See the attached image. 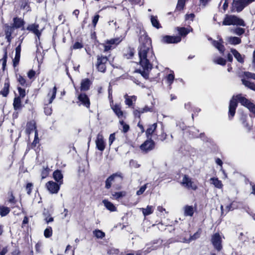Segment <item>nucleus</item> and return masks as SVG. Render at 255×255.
Segmentation results:
<instances>
[{"mask_svg":"<svg viewBox=\"0 0 255 255\" xmlns=\"http://www.w3.org/2000/svg\"><path fill=\"white\" fill-rule=\"evenodd\" d=\"M139 45L138 48L139 64L142 69L136 71L145 78L148 77V73L152 68L153 65L157 63L155 56L152 49L151 40L144 31H140Z\"/></svg>","mask_w":255,"mask_h":255,"instance_id":"nucleus-1","label":"nucleus"},{"mask_svg":"<svg viewBox=\"0 0 255 255\" xmlns=\"http://www.w3.org/2000/svg\"><path fill=\"white\" fill-rule=\"evenodd\" d=\"M238 101L242 105L248 108L251 112L255 115V105L245 97L242 96L241 94H239L234 96L230 100L229 110V118H232L235 115L238 105Z\"/></svg>","mask_w":255,"mask_h":255,"instance_id":"nucleus-2","label":"nucleus"},{"mask_svg":"<svg viewBox=\"0 0 255 255\" xmlns=\"http://www.w3.org/2000/svg\"><path fill=\"white\" fill-rule=\"evenodd\" d=\"M223 25H237L243 26L245 25V22L242 19L233 15H226L223 21Z\"/></svg>","mask_w":255,"mask_h":255,"instance_id":"nucleus-3","label":"nucleus"},{"mask_svg":"<svg viewBox=\"0 0 255 255\" xmlns=\"http://www.w3.org/2000/svg\"><path fill=\"white\" fill-rule=\"evenodd\" d=\"M181 185L188 190H196L198 188L197 185L192 179L187 175H184L180 182Z\"/></svg>","mask_w":255,"mask_h":255,"instance_id":"nucleus-4","label":"nucleus"},{"mask_svg":"<svg viewBox=\"0 0 255 255\" xmlns=\"http://www.w3.org/2000/svg\"><path fill=\"white\" fill-rule=\"evenodd\" d=\"M227 203L225 205V208L224 209L223 205L221 206V210L222 214L224 213V211H225L226 213L229 212L230 211H233L236 209L239 208L241 203L237 201L234 200L231 201L230 198H227L225 199Z\"/></svg>","mask_w":255,"mask_h":255,"instance_id":"nucleus-5","label":"nucleus"},{"mask_svg":"<svg viewBox=\"0 0 255 255\" xmlns=\"http://www.w3.org/2000/svg\"><path fill=\"white\" fill-rule=\"evenodd\" d=\"M108 60V58L106 56L102 55L97 56L96 67L99 71L103 73L105 72Z\"/></svg>","mask_w":255,"mask_h":255,"instance_id":"nucleus-6","label":"nucleus"},{"mask_svg":"<svg viewBox=\"0 0 255 255\" xmlns=\"http://www.w3.org/2000/svg\"><path fill=\"white\" fill-rule=\"evenodd\" d=\"M211 242L217 250L219 251L222 249V237L219 233H215L212 236Z\"/></svg>","mask_w":255,"mask_h":255,"instance_id":"nucleus-7","label":"nucleus"},{"mask_svg":"<svg viewBox=\"0 0 255 255\" xmlns=\"http://www.w3.org/2000/svg\"><path fill=\"white\" fill-rule=\"evenodd\" d=\"M95 143L96 147L99 150L101 151L104 150L106 143L104 138L103 135L101 132H99L97 134Z\"/></svg>","mask_w":255,"mask_h":255,"instance_id":"nucleus-8","label":"nucleus"},{"mask_svg":"<svg viewBox=\"0 0 255 255\" xmlns=\"http://www.w3.org/2000/svg\"><path fill=\"white\" fill-rule=\"evenodd\" d=\"M61 185L53 181H49L46 184V187L51 194H56L58 192Z\"/></svg>","mask_w":255,"mask_h":255,"instance_id":"nucleus-9","label":"nucleus"},{"mask_svg":"<svg viewBox=\"0 0 255 255\" xmlns=\"http://www.w3.org/2000/svg\"><path fill=\"white\" fill-rule=\"evenodd\" d=\"M56 93L57 88L56 86H54L52 89L49 90L46 97L44 99V105H50L52 103L56 97Z\"/></svg>","mask_w":255,"mask_h":255,"instance_id":"nucleus-10","label":"nucleus"},{"mask_svg":"<svg viewBox=\"0 0 255 255\" xmlns=\"http://www.w3.org/2000/svg\"><path fill=\"white\" fill-rule=\"evenodd\" d=\"M181 38L180 36L166 35L162 37L161 41L164 43H177L180 42Z\"/></svg>","mask_w":255,"mask_h":255,"instance_id":"nucleus-11","label":"nucleus"},{"mask_svg":"<svg viewBox=\"0 0 255 255\" xmlns=\"http://www.w3.org/2000/svg\"><path fill=\"white\" fill-rule=\"evenodd\" d=\"M121 42V40L119 38H113L110 40H107L104 45V51H108L111 49L115 47V45H117Z\"/></svg>","mask_w":255,"mask_h":255,"instance_id":"nucleus-12","label":"nucleus"},{"mask_svg":"<svg viewBox=\"0 0 255 255\" xmlns=\"http://www.w3.org/2000/svg\"><path fill=\"white\" fill-rule=\"evenodd\" d=\"M26 29L33 33L39 39L42 30L39 29V25L38 24L33 23L29 24L27 27Z\"/></svg>","mask_w":255,"mask_h":255,"instance_id":"nucleus-13","label":"nucleus"},{"mask_svg":"<svg viewBox=\"0 0 255 255\" xmlns=\"http://www.w3.org/2000/svg\"><path fill=\"white\" fill-rule=\"evenodd\" d=\"M154 146V141L151 138H149L140 145V149L143 151H148L152 150Z\"/></svg>","mask_w":255,"mask_h":255,"instance_id":"nucleus-14","label":"nucleus"},{"mask_svg":"<svg viewBox=\"0 0 255 255\" xmlns=\"http://www.w3.org/2000/svg\"><path fill=\"white\" fill-rule=\"evenodd\" d=\"M111 106L115 114L119 119H122L125 117L124 113L121 109V106L120 104H116L114 105L113 102H112V104H111Z\"/></svg>","mask_w":255,"mask_h":255,"instance_id":"nucleus-15","label":"nucleus"},{"mask_svg":"<svg viewBox=\"0 0 255 255\" xmlns=\"http://www.w3.org/2000/svg\"><path fill=\"white\" fill-rule=\"evenodd\" d=\"M153 110L152 107H149L147 106H145L142 108H138V109H135L133 111V115L135 117L138 118L140 119V115L144 113H146L148 112H152Z\"/></svg>","mask_w":255,"mask_h":255,"instance_id":"nucleus-16","label":"nucleus"},{"mask_svg":"<svg viewBox=\"0 0 255 255\" xmlns=\"http://www.w3.org/2000/svg\"><path fill=\"white\" fill-rule=\"evenodd\" d=\"M208 40L212 41V45L216 47L220 53H223L224 52L225 47L223 45V41L222 39L220 38L219 40L216 41L213 40L211 38H209Z\"/></svg>","mask_w":255,"mask_h":255,"instance_id":"nucleus-17","label":"nucleus"},{"mask_svg":"<svg viewBox=\"0 0 255 255\" xmlns=\"http://www.w3.org/2000/svg\"><path fill=\"white\" fill-rule=\"evenodd\" d=\"M79 101L82 105L86 108H89L90 106V100L85 94H80L78 97Z\"/></svg>","mask_w":255,"mask_h":255,"instance_id":"nucleus-18","label":"nucleus"},{"mask_svg":"<svg viewBox=\"0 0 255 255\" xmlns=\"http://www.w3.org/2000/svg\"><path fill=\"white\" fill-rule=\"evenodd\" d=\"M10 82L8 78L4 80L3 87L0 91V94L3 97H6L9 92Z\"/></svg>","mask_w":255,"mask_h":255,"instance_id":"nucleus-19","label":"nucleus"},{"mask_svg":"<svg viewBox=\"0 0 255 255\" xmlns=\"http://www.w3.org/2000/svg\"><path fill=\"white\" fill-rule=\"evenodd\" d=\"M53 178L55 181L59 183L60 185H62L63 183V175L62 171L59 170H55L53 173Z\"/></svg>","mask_w":255,"mask_h":255,"instance_id":"nucleus-20","label":"nucleus"},{"mask_svg":"<svg viewBox=\"0 0 255 255\" xmlns=\"http://www.w3.org/2000/svg\"><path fill=\"white\" fill-rule=\"evenodd\" d=\"M25 22L23 19L18 17H14L13 18V26L15 28H21L22 30H24V24Z\"/></svg>","mask_w":255,"mask_h":255,"instance_id":"nucleus-21","label":"nucleus"},{"mask_svg":"<svg viewBox=\"0 0 255 255\" xmlns=\"http://www.w3.org/2000/svg\"><path fill=\"white\" fill-rule=\"evenodd\" d=\"M125 99V104L128 107L132 106L136 100V97L135 96H128L127 94L124 96Z\"/></svg>","mask_w":255,"mask_h":255,"instance_id":"nucleus-22","label":"nucleus"},{"mask_svg":"<svg viewBox=\"0 0 255 255\" xmlns=\"http://www.w3.org/2000/svg\"><path fill=\"white\" fill-rule=\"evenodd\" d=\"M20 52H21V45L19 44L15 48V55L14 59L13 60V65L14 67L16 66L19 61L20 57Z\"/></svg>","mask_w":255,"mask_h":255,"instance_id":"nucleus-23","label":"nucleus"},{"mask_svg":"<svg viewBox=\"0 0 255 255\" xmlns=\"http://www.w3.org/2000/svg\"><path fill=\"white\" fill-rule=\"evenodd\" d=\"M35 130H37V129L35 121H32L27 123L26 128V133L29 134L33 131L35 132Z\"/></svg>","mask_w":255,"mask_h":255,"instance_id":"nucleus-24","label":"nucleus"},{"mask_svg":"<svg viewBox=\"0 0 255 255\" xmlns=\"http://www.w3.org/2000/svg\"><path fill=\"white\" fill-rule=\"evenodd\" d=\"M210 183L218 189H222L223 187V184H222V181L216 177L211 178L210 179Z\"/></svg>","mask_w":255,"mask_h":255,"instance_id":"nucleus-25","label":"nucleus"},{"mask_svg":"<svg viewBox=\"0 0 255 255\" xmlns=\"http://www.w3.org/2000/svg\"><path fill=\"white\" fill-rule=\"evenodd\" d=\"M157 128V124L154 123L152 125H149L145 131L146 137L148 138H151V136L154 133Z\"/></svg>","mask_w":255,"mask_h":255,"instance_id":"nucleus-26","label":"nucleus"},{"mask_svg":"<svg viewBox=\"0 0 255 255\" xmlns=\"http://www.w3.org/2000/svg\"><path fill=\"white\" fill-rule=\"evenodd\" d=\"M184 215L185 216L192 217L194 213V208L192 206L186 205L183 208Z\"/></svg>","mask_w":255,"mask_h":255,"instance_id":"nucleus-27","label":"nucleus"},{"mask_svg":"<svg viewBox=\"0 0 255 255\" xmlns=\"http://www.w3.org/2000/svg\"><path fill=\"white\" fill-rule=\"evenodd\" d=\"M112 198L113 199L119 200V199L126 196L127 192L125 191H119V192H113L112 193Z\"/></svg>","mask_w":255,"mask_h":255,"instance_id":"nucleus-28","label":"nucleus"},{"mask_svg":"<svg viewBox=\"0 0 255 255\" xmlns=\"http://www.w3.org/2000/svg\"><path fill=\"white\" fill-rule=\"evenodd\" d=\"M102 202L104 204L105 207L108 210L110 211L111 212L116 211L117 208L112 202L106 199L103 200Z\"/></svg>","mask_w":255,"mask_h":255,"instance_id":"nucleus-29","label":"nucleus"},{"mask_svg":"<svg viewBox=\"0 0 255 255\" xmlns=\"http://www.w3.org/2000/svg\"><path fill=\"white\" fill-rule=\"evenodd\" d=\"M231 51L239 62L243 63L244 62V56H243L238 51L235 49H232Z\"/></svg>","mask_w":255,"mask_h":255,"instance_id":"nucleus-30","label":"nucleus"},{"mask_svg":"<svg viewBox=\"0 0 255 255\" xmlns=\"http://www.w3.org/2000/svg\"><path fill=\"white\" fill-rule=\"evenodd\" d=\"M90 86V81L88 79L82 80L81 83L80 89L81 91H87L89 90Z\"/></svg>","mask_w":255,"mask_h":255,"instance_id":"nucleus-31","label":"nucleus"},{"mask_svg":"<svg viewBox=\"0 0 255 255\" xmlns=\"http://www.w3.org/2000/svg\"><path fill=\"white\" fill-rule=\"evenodd\" d=\"M242 83L246 87L252 90L255 91V83L252 82L248 80L243 78L242 79Z\"/></svg>","mask_w":255,"mask_h":255,"instance_id":"nucleus-32","label":"nucleus"},{"mask_svg":"<svg viewBox=\"0 0 255 255\" xmlns=\"http://www.w3.org/2000/svg\"><path fill=\"white\" fill-rule=\"evenodd\" d=\"M13 106L14 110L17 111L21 109V101L20 97H15L13 100Z\"/></svg>","mask_w":255,"mask_h":255,"instance_id":"nucleus-33","label":"nucleus"},{"mask_svg":"<svg viewBox=\"0 0 255 255\" xmlns=\"http://www.w3.org/2000/svg\"><path fill=\"white\" fill-rule=\"evenodd\" d=\"M140 210H141L142 214L145 217L151 214L153 212L154 208L152 206H147L145 208H140Z\"/></svg>","mask_w":255,"mask_h":255,"instance_id":"nucleus-34","label":"nucleus"},{"mask_svg":"<svg viewBox=\"0 0 255 255\" xmlns=\"http://www.w3.org/2000/svg\"><path fill=\"white\" fill-rule=\"evenodd\" d=\"M177 30L181 36H186L190 31H192V28L191 27H177Z\"/></svg>","mask_w":255,"mask_h":255,"instance_id":"nucleus-35","label":"nucleus"},{"mask_svg":"<svg viewBox=\"0 0 255 255\" xmlns=\"http://www.w3.org/2000/svg\"><path fill=\"white\" fill-rule=\"evenodd\" d=\"M200 237V233L198 232L195 233L193 236H191L189 239L183 238L182 242L184 243H189L191 242L196 240Z\"/></svg>","mask_w":255,"mask_h":255,"instance_id":"nucleus-36","label":"nucleus"},{"mask_svg":"<svg viewBox=\"0 0 255 255\" xmlns=\"http://www.w3.org/2000/svg\"><path fill=\"white\" fill-rule=\"evenodd\" d=\"M228 42L233 45L239 44L241 42V38L238 37L231 36L227 39Z\"/></svg>","mask_w":255,"mask_h":255,"instance_id":"nucleus-37","label":"nucleus"},{"mask_svg":"<svg viewBox=\"0 0 255 255\" xmlns=\"http://www.w3.org/2000/svg\"><path fill=\"white\" fill-rule=\"evenodd\" d=\"M14 27L12 26H7L5 30V36L7 41L9 42L11 40V35L13 31Z\"/></svg>","mask_w":255,"mask_h":255,"instance_id":"nucleus-38","label":"nucleus"},{"mask_svg":"<svg viewBox=\"0 0 255 255\" xmlns=\"http://www.w3.org/2000/svg\"><path fill=\"white\" fill-rule=\"evenodd\" d=\"M117 174H114L107 178L106 181V188L109 189L111 187L112 183L116 177L118 176Z\"/></svg>","mask_w":255,"mask_h":255,"instance_id":"nucleus-39","label":"nucleus"},{"mask_svg":"<svg viewBox=\"0 0 255 255\" xmlns=\"http://www.w3.org/2000/svg\"><path fill=\"white\" fill-rule=\"evenodd\" d=\"M150 21L152 26L155 28L158 29L161 27L156 16L151 15Z\"/></svg>","mask_w":255,"mask_h":255,"instance_id":"nucleus-40","label":"nucleus"},{"mask_svg":"<svg viewBox=\"0 0 255 255\" xmlns=\"http://www.w3.org/2000/svg\"><path fill=\"white\" fill-rule=\"evenodd\" d=\"M10 212V209L8 207L3 205L0 206V215L1 217L6 216Z\"/></svg>","mask_w":255,"mask_h":255,"instance_id":"nucleus-41","label":"nucleus"},{"mask_svg":"<svg viewBox=\"0 0 255 255\" xmlns=\"http://www.w3.org/2000/svg\"><path fill=\"white\" fill-rule=\"evenodd\" d=\"M174 78V72L171 71V73L168 74L166 77V83L169 86H170L173 83Z\"/></svg>","mask_w":255,"mask_h":255,"instance_id":"nucleus-42","label":"nucleus"},{"mask_svg":"<svg viewBox=\"0 0 255 255\" xmlns=\"http://www.w3.org/2000/svg\"><path fill=\"white\" fill-rule=\"evenodd\" d=\"M93 234L98 239H102L105 236V233L98 229L94 231Z\"/></svg>","mask_w":255,"mask_h":255,"instance_id":"nucleus-43","label":"nucleus"},{"mask_svg":"<svg viewBox=\"0 0 255 255\" xmlns=\"http://www.w3.org/2000/svg\"><path fill=\"white\" fill-rule=\"evenodd\" d=\"M49 171L50 169L47 166L46 167H43L41 172V178L43 179L47 177L49 175Z\"/></svg>","mask_w":255,"mask_h":255,"instance_id":"nucleus-44","label":"nucleus"},{"mask_svg":"<svg viewBox=\"0 0 255 255\" xmlns=\"http://www.w3.org/2000/svg\"><path fill=\"white\" fill-rule=\"evenodd\" d=\"M231 32L238 35H241L245 33V29L243 28H237L235 29H232Z\"/></svg>","mask_w":255,"mask_h":255,"instance_id":"nucleus-45","label":"nucleus"},{"mask_svg":"<svg viewBox=\"0 0 255 255\" xmlns=\"http://www.w3.org/2000/svg\"><path fill=\"white\" fill-rule=\"evenodd\" d=\"M39 139L38 137V131L37 130H35L34 133V139L32 143H31V147H35L36 146V145L39 143Z\"/></svg>","mask_w":255,"mask_h":255,"instance_id":"nucleus-46","label":"nucleus"},{"mask_svg":"<svg viewBox=\"0 0 255 255\" xmlns=\"http://www.w3.org/2000/svg\"><path fill=\"white\" fill-rule=\"evenodd\" d=\"M120 124L122 126V131L124 133L127 132L129 129V127L128 125L126 124L123 120L120 121Z\"/></svg>","mask_w":255,"mask_h":255,"instance_id":"nucleus-47","label":"nucleus"},{"mask_svg":"<svg viewBox=\"0 0 255 255\" xmlns=\"http://www.w3.org/2000/svg\"><path fill=\"white\" fill-rule=\"evenodd\" d=\"M44 235L45 238H48L52 236V230L51 227H48L47 228L44 232Z\"/></svg>","mask_w":255,"mask_h":255,"instance_id":"nucleus-48","label":"nucleus"},{"mask_svg":"<svg viewBox=\"0 0 255 255\" xmlns=\"http://www.w3.org/2000/svg\"><path fill=\"white\" fill-rule=\"evenodd\" d=\"M246 116L243 117L241 118V120L242 121V124L243 125V126L248 130H250L252 128V126L250 125L249 124H248L246 122Z\"/></svg>","mask_w":255,"mask_h":255,"instance_id":"nucleus-49","label":"nucleus"},{"mask_svg":"<svg viewBox=\"0 0 255 255\" xmlns=\"http://www.w3.org/2000/svg\"><path fill=\"white\" fill-rule=\"evenodd\" d=\"M214 62L216 64L225 65L226 63V61L225 59L222 57H218L214 60Z\"/></svg>","mask_w":255,"mask_h":255,"instance_id":"nucleus-50","label":"nucleus"},{"mask_svg":"<svg viewBox=\"0 0 255 255\" xmlns=\"http://www.w3.org/2000/svg\"><path fill=\"white\" fill-rule=\"evenodd\" d=\"M20 7L21 8L28 11L29 10V7L28 5V0H22L21 1Z\"/></svg>","mask_w":255,"mask_h":255,"instance_id":"nucleus-51","label":"nucleus"},{"mask_svg":"<svg viewBox=\"0 0 255 255\" xmlns=\"http://www.w3.org/2000/svg\"><path fill=\"white\" fill-rule=\"evenodd\" d=\"M17 90L19 93V96H18L17 97H20V99L23 98L26 95L25 89L18 87L17 88Z\"/></svg>","mask_w":255,"mask_h":255,"instance_id":"nucleus-52","label":"nucleus"},{"mask_svg":"<svg viewBox=\"0 0 255 255\" xmlns=\"http://www.w3.org/2000/svg\"><path fill=\"white\" fill-rule=\"evenodd\" d=\"M17 80L19 84L22 86H27V84L26 82L25 79L22 77L21 76L19 75L17 78Z\"/></svg>","mask_w":255,"mask_h":255,"instance_id":"nucleus-53","label":"nucleus"},{"mask_svg":"<svg viewBox=\"0 0 255 255\" xmlns=\"http://www.w3.org/2000/svg\"><path fill=\"white\" fill-rule=\"evenodd\" d=\"M244 76L248 79H252L255 80V73L250 72H245Z\"/></svg>","mask_w":255,"mask_h":255,"instance_id":"nucleus-54","label":"nucleus"},{"mask_svg":"<svg viewBox=\"0 0 255 255\" xmlns=\"http://www.w3.org/2000/svg\"><path fill=\"white\" fill-rule=\"evenodd\" d=\"M147 184H144L143 186H141L138 190L136 192V195H140L142 194L145 191L146 189L147 188Z\"/></svg>","mask_w":255,"mask_h":255,"instance_id":"nucleus-55","label":"nucleus"},{"mask_svg":"<svg viewBox=\"0 0 255 255\" xmlns=\"http://www.w3.org/2000/svg\"><path fill=\"white\" fill-rule=\"evenodd\" d=\"M185 0H178L176 8L179 10H181L184 6Z\"/></svg>","mask_w":255,"mask_h":255,"instance_id":"nucleus-56","label":"nucleus"},{"mask_svg":"<svg viewBox=\"0 0 255 255\" xmlns=\"http://www.w3.org/2000/svg\"><path fill=\"white\" fill-rule=\"evenodd\" d=\"M45 107H44V113L45 114L49 116L52 114V108L51 107L49 106V105H45Z\"/></svg>","mask_w":255,"mask_h":255,"instance_id":"nucleus-57","label":"nucleus"},{"mask_svg":"<svg viewBox=\"0 0 255 255\" xmlns=\"http://www.w3.org/2000/svg\"><path fill=\"white\" fill-rule=\"evenodd\" d=\"M82 47H83L82 44L79 42H75L72 46V48L74 49H81Z\"/></svg>","mask_w":255,"mask_h":255,"instance_id":"nucleus-58","label":"nucleus"},{"mask_svg":"<svg viewBox=\"0 0 255 255\" xmlns=\"http://www.w3.org/2000/svg\"><path fill=\"white\" fill-rule=\"evenodd\" d=\"M115 133H112L110 135L109 138V145H111L113 143L114 140H115Z\"/></svg>","mask_w":255,"mask_h":255,"instance_id":"nucleus-59","label":"nucleus"},{"mask_svg":"<svg viewBox=\"0 0 255 255\" xmlns=\"http://www.w3.org/2000/svg\"><path fill=\"white\" fill-rule=\"evenodd\" d=\"M119 253V250L115 248H111L108 251L109 254H116L118 255Z\"/></svg>","mask_w":255,"mask_h":255,"instance_id":"nucleus-60","label":"nucleus"},{"mask_svg":"<svg viewBox=\"0 0 255 255\" xmlns=\"http://www.w3.org/2000/svg\"><path fill=\"white\" fill-rule=\"evenodd\" d=\"M194 17H195V15L194 13L186 14L185 15V20H190L191 21H193Z\"/></svg>","mask_w":255,"mask_h":255,"instance_id":"nucleus-61","label":"nucleus"},{"mask_svg":"<svg viewBox=\"0 0 255 255\" xmlns=\"http://www.w3.org/2000/svg\"><path fill=\"white\" fill-rule=\"evenodd\" d=\"M33 185L31 183H28L26 185V189L28 194H30L31 192Z\"/></svg>","mask_w":255,"mask_h":255,"instance_id":"nucleus-62","label":"nucleus"},{"mask_svg":"<svg viewBox=\"0 0 255 255\" xmlns=\"http://www.w3.org/2000/svg\"><path fill=\"white\" fill-rule=\"evenodd\" d=\"M35 72L33 70H30L27 73V77L29 79H31L35 76Z\"/></svg>","mask_w":255,"mask_h":255,"instance_id":"nucleus-63","label":"nucleus"},{"mask_svg":"<svg viewBox=\"0 0 255 255\" xmlns=\"http://www.w3.org/2000/svg\"><path fill=\"white\" fill-rule=\"evenodd\" d=\"M211 0H200V5L202 7H205Z\"/></svg>","mask_w":255,"mask_h":255,"instance_id":"nucleus-64","label":"nucleus"}]
</instances>
